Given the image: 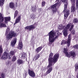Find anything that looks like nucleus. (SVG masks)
<instances>
[{
	"instance_id": "c03bdc74",
	"label": "nucleus",
	"mask_w": 78,
	"mask_h": 78,
	"mask_svg": "<svg viewBox=\"0 0 78 78\" xmlns=\"http://www.w3.org/2000/svg\"><path fill=\"white\" fill-rule=\"evenodd\" d=\"M16 8H17V3H16Z\"/></svg>"
},
{
	"instance_id": "f3484780",
	"label": "nucleus",
	"mask_w": 78,
	"mask_h": 78,
	"mask_svg": "<svg viewBox=\"0 0 78 78\" xmlns=\"http://www.w3.org/2000/svg\"><path fill=\"white\" fill-rule=\"evenodd\" d=\"M9 7L10 8H12V9H14L15 8V5H14V4L13 2H11L9 4Z\"/></svg>"
},
{
	"instance_id": "b1692460",
	"label": "nucleus",
	"mask_w": 78,
	"mask_h": 78,
	"mask_svg": "<svg viewBox=\"0 0 78 78\" xmlns=\"http://www.w3.org/2000/svg\"><path fill=\"white\" fill-rule=\"evenodd\" d=\"M75 71L76 72L78 70V62H77L75 65Z\"/></svg>"
},
{
	"instance_id": "a19ab883",
	"label": "nucleus",
	"mask_w": 78,
	"mask_h": 78,
	"mask_svg": "<svg viewBox=\"0 0 78 78\" xmlns=\"http://www.w3.org/2000/svg\"><path fill=\"white\" fill-rule=\"evenodd\" d=\"M76 9H78V5L76 4Z\"/></svg>"
},
{
	"instance_id": "7c9ffc66",
	"label": "nucleus",
	"mask_w": 78,
	"mask_h": 78,
	"mask_svg": "<svg viewBox=\"0 0 78 78\" xmlns=\"http://www.w3.org/2000/svg\"><path fill=\"white\" fill-rule=\"evenodd\" d=\"M3 53V49L2 48V45H0V53Z\"/></svg>"
},
{
	"instance_id": "0eeeda50",
	"label": "nucleus",
	"mask_w": 78,
	"mask_h": 78,
	"mask_svg": "<svg viewBox=\"0 0 78 78\" xmlns=\"http://www.w3.org/2000/svg\"><path fill=\"white\" fill-rule=\"evenodd\" d=\"M67 7V5H66V4H65L64 10H63V12L64 14V16L65 19H66L67 17H68V16L69 15V10H66Z\"/></svg>"
},
{
	"instance_id": "2f4dec72",
	"label": "nucleus",
	"mask_w": 78,
	"mask_h": 78,
	"mask_svg": "<svg viewBox=\"0 0 78 78\" xmlns=\"http://www.w3.org/2000/svg\"><path fill=\"white\" fill-rule=\"evenodd\" d=\"M18 13V12L17 11V10H16L15 12L14 18H16V17L17 16Z\"/></svg>"
},
{
	"instance_id": "cd10ccee",
	"label": "nucleus",
	"mask_w": 78,
	"mask_h": 78,
	"mask_svg": "<svg viewBox=\"0 0 78 78\" xmlns=\"http://www.w3.org/2000/svg\"><path fill=\"white\" fill-rule=\"evenodd\" d=\"M9 31H10V29L9 28H7L6 30L5 34H8V33L9 32Z\"/></svg>"
},
{
	"instance_id": "ea45409f",
	"label": "nucleus",
	"mask_w": 78,
	"mask_h": 78,
	"mask_svg": "<svg viewBox=\"0 0 78 78\" xmlns=\"http://www.w3.org/2000/svg\"><path fill=\"white\" fill-rule=\"evenodd\" d=\"M76 5H78V0L76 1Z\"/></svg>"
},
{
	"instance_id": "79ce46f5",
	"label": "nucleus",
	"mask_w": 78,
	"mask_h": 78,
	"mask_svg": "<svg viewBox=\"0 0 78 78\" xmlns=\"http://www.w3.org/2000/svg\"><path fill=\"white\" fill-rule=\"evenodd\" d=\"M38 10L39 11H42V9H38Z\"/></svg>"
},
{
	"instance_id": "39448f33",
	"label": "nucleus",
	"mask_w": 78,
	"mask_h": 78,
	"mask_svg": "<svg viewBox=\"0 0 78 78\" xmlns=\"http://www.w3.org/2000/svg\"><path fill=\"white\" fill-rule=\"evenodd\" d=\"M63 52L66 55L67 57L69 58L70 56L72 57H75V53L73 51H71L69 53H68V49H67V47L64 46L63 49Z\"/></svg>"
},
{
	"instance_id": "aec40b11",
	"label": "nucleus",
	"mask_w": 78,
	"mask_h": 78,
	"mask_svg": "<svg viewBox=\"0 0 78 78\" xmlns=\"http://www.w3.org/2000/svg\"><path fill=\"white\" fill-rule=\"evenodd\" d=\"M3 27L6 28V24H5V23H0V28H2Z\"/></svg>"
},
{
	"instance_id": "dca6fc26",
	"label": "nucleus",
	"mask_w": 78,
	"mask_h": 78,
	"mask_svg": "<svg viewBox=\"0 0 78 78\" xmlns=\"http://www.w3.org/2000/svg\"><path fill=\"white\" fill-rule=\"evenodd\" d=\"M16 61L18 65H20V64H22L23 63V61L22 59H18Z\"/></svg>"
},
{
	"instance_id": "9d476101",
	"label": "nucleus",
	"mask_w": 78,
	"mask_h": 78,
	"mask_svg": "<svg viewBox=\"0 0 78 78\" xmlns=\"http://www.w3.org/2000/svg\"><path fill=\"white\" fill-rule=\"evenodd\" d=\"M35 28V27L34 25H32L26 27L25 30H28L29 31H31V30H33Z\"/></svg>"
},
{
	"instance_id": "393cba45",
	"label": "nucleus",
	"mask_w": 78,
	"mask_h": 78,
	"mask_svg": "<svg viewBox=\"0 0 78 78\" xmlns=\"http://www.w3.org/2000/svg\"><path fill=\"white\" fill-rule=\"evenodd\" d=\"M4 2H5V0H0V6H2L4 4Z\"/></svg>"
},
{
	"instance_id": "37998d69",
	"label": "nucleus",
	"mask_w": 78,
	"mask_h": 78,
	"mask_svg": "<svg viewBox=\"0 0 78 78\" xmlns=\"http://www.w3.org/2000/svg\"><path fill=\"white\" fill-rule=\"evenodd\" d=\"M10 63V62H8L7 63V65L8 66L9 65Z\"/></svg>"
},
{
	"instance_id": "9b49d317",
	"label": "nucleus",
	"mask_w": 78,
	"mask_h": 78,
	"mask_svg": "<svg viewBox=\"0 0 78 78\" xmlns=\"http://www.w3.org/2000/svg\"><path fill=\"white\" fill-rule=\"evenodd\" d=\"M28 73L30 76L32 77H34L35 76V74L33 71H31L30 69L28 70Z\"/></svg>"
},
{
	"instance_id": "58836bf2",
	"label": "nucleus",
	"mask_w": 78,
	"mask_h": 78,
	"mask_svg": "<svg viewBox=\"0 0 78 78\" xmlns=\"http://www.w3.org/2000/svg\"><path fill=\"white\" fill-rule=\"evenodd\" d=\"M48 74V73L46 72L44 74V76H46Z\"/></svg>"
},
{
	"instance_id": "4be33fe9",
	"label": "nucleus",
	"mask_w": 78,
	"mask_h": 78,
	"mask_svg": "<svg viewBox=\"0 0 78 78\" xmlns=\"http://www.w3.org/2000/svg\"><path fill=\"white\" fill-rule=\"evenodd\" d=\"M31 10L32 12H35L36 11V6L35 5L32 7Z\"/></svg>"
},
{
	"instance_id": "f704fd0d",
	"label": "nucleus",
	"mask_w": 78,
	"mask_h": 78,
	"mask_svg": "<svg viewBox=\"0 0 78 78\" xmlns=\"http://www.w3.org/2000/svg\"><path fill=\"white\" fill-rule=\"evenodd\" d=\"M72 31H71V33L72 34H75V30L73 29H72Z\"/></svg>"
},
{
	"instance_id": "a18cd8bd",
	"label": "nucleus",
	"mask_w": 78,
	"mask_h": 78,
	"mask_svg": "<svg viewBox=\"0 0 78 78\" xmlns=\"http://www.w3.org/2000/svg\"><path fill=\"white\" fill-rule=\"evenodd\" d=\"M76 77H77V78H78V73L77 74Z\"/></svg>"
},
{
	"instance_id": "423d86ee",
	"label": "nucleus",
	"mask_w": 78,
	"mask_h": 78,
	"mask_svg": "<svg viewBox=\"0 0 78 78\" xmlns=\"http://www.w3.org/2000/svg\"><path fill=\"white\" fill-rule=\"evenodd\" d=\"M13 36V37L17 36V34L14 31L10 32L9 34L6 36V39L7 40H10L12 39Z\"/></svg>"
},
{
	"instance_id": "f8f14e48",
	"label": "nucleus",
	"mask_w": 78,
	"mask_h": 78,
	"mask_svg": "<svg viewBox=\"0 0 78 78\" xmlns=\"http://www.w3.org/2000/svg\"><path fill=\"white\" fill-rule=\"evenodd\" d=\"M23 47V44L22 42V40H20L19 41V44L18 45V48L20 50H22Z\"/></svg>"
},
{
	"instance_id": "ddd939ff",
	"label": "nucleus",
	"mask_w": 78,
	"mask_h": 78,
	"mask_svg": "<svg viewBox=\"0 0 78 78\" xmlns=\"http://www.w3.org/2000/svg\"><path fill=\"white\" fill-rule=\"evenodd\" d=\"M16 42H17V39H14L11 42V46L12 47H14L15 44H16Z\"/></svg>"
},
{
	"instance_id": "2eb2a0df",
	"label": "nucleus",
	"mask_w": 78,
	"mask_h": 78,
	"mask_svg": "<svg viewBox=\"0 0 78 78\" xmlns=\"http://www.w3.org/2000/svg\"><path fill=\"white\" fill-rule=\"evenodd\" d=\"M5 23H8V22H9V21H10V20H11V18L10 17H5Z\"/></svg>"
},
{
	"instance_id": "1a4fd4ad",
	"label": "nucleus",
	"mask_w": 78,
	"mask_h": 78,
	"mask_svg": "<svg viewBox=\"0 0 78 78\" xmlns=\"http://www.w3.org/2000/svg\"><path fill=\"white\" fill-rule=\"evenodd\" d=\"M72 2V6L71 7V10L72 12H75L76 9L75 8V0H71Z\"/></svg>"
},
{
	"instance_id": "c756f323",
	"label": "nucleus",
	"mask_w": 78,
	"mask_h": 78,
	"mask_svg": "<svg viewBox=\"0 0 78 78\" xmlns=\"http://www.w3.org/2000/svg\"><path fill=\"white\" fill-rule=\"evenodd\" d=\"M31 17L32 19H35L36 18V17L35 16V15L34 14H32L31 16Z\"/></svg>"
},
{
	"instance_id": "20e7f679",
	"label": "nucleus",
	"mask_w": 78,
	"mask_h": 78,
	"mask_svg": "<svg viewBox=\"0 0 78 78\" xmlns=\"http://www.w3.org/2000/svg\"><path fill=\"white\" fill-rule=\"evenodd\" d=\"M55 2L56 3L51 6L52 12L54 13H55L56 12H57L56 8L59 7L61 4V0H56Z\"/></svg>"
},
{
	"instance_id": "4468645a",
	"label": "nucleus",
	"mask_w": 78,
	"mask_h": 78,
	"mask_svg": "<svg viewBox=\"0 0 78 78\" xmlns=\"http://www.w3.org/2000/svg\"><path fill=\"white\" fill-rule=\"evenodd\" d=\"M27 54L23 53L20 55V56L21 58V59H25L27 58Z\"/></svg>"
},
{
	"instance_id": "c9c22d12",
	"label": "nucleus",
	"mask_w": 78,
	"mask_h": 78,
	"mask_svg": "<svg viewBox=\"0 0 78 78\" xmlns=\"http://www.w3.org/2000/svg\"><path fill=\"white\" fill-rule=\"evenodd\" d=\"M1 77H0V78H5V74L2 73L1 74Z\"/></svg>"
},
{
	"instance_id": "6ab92c4d",
	"label": "nucleus",
	"mask_w": 78,
	"mask_h": 78,
	"mask_svg": "<svg viewBox=\"0 0 78 78\" xmlns=\"http://www.w3.org/2000/svg\"><path fill=\"white\" fill-rule=\"evenodd\" d=\"M42 47L40 46L38 48H37L36 50H35V51L36 53H39V51H40L41 50H42Z\"/></svg>"
},
{
	"instance_id": "6e6552de",
	"label": "nucleus",
	"mask_w": 78,
	"mask_h": 78,
	"mask_svg": "<svg viewBox=\"0 0 78 78\" xmlns=\"http://www.w3.org/2000/svg\"><path fill=\"white\" fill-rule=\"evenodd\" d=\"M70 41H71V38H70V35H69L68 36V40L67 41L65 40H63L62 41L61 45H62L63 44H67V46L69 47L70 45Z\"/></svg>"
},
{
	"instance_id": "49530a36",
	"label": "nucleus",
	"mask_w": 78,
	"mask_h": 78,
	"mask_svg": "<svg viewBox=\"0 0 78 78\" xmlns=\"http://www.w3.org/2000/svg\"><path fill=\"white\" fill-rule=\"evenodd\" d=\"M1 57V53H0V58Z\"/></svg>"
},
{
	"instance_id": "473e14b6",
	"label": "nucleus",
	"mask_w": 78,
	"mask_h": 78,
	"mask_svg": "<svg viewBox=\"0 0 78 78\" xmlns=\"http://www.w3.org/2000/svg\"><path fill=\"white\" fill-rule=\"evenodd\" d=\"M73 47L76 49H78V44L73 46Z\"/></svg>"
},
{
	"instance_id": "7ed1b4c3",
	"label": "nucleus",
	"mask_w": 78,
	"mask_h": 78,
	"mask_svg": "<svg viewBox=\"0 0 78 78\" xmlns=\"http://www.w3.org/2000/svg\"><path fill=\"white\" fill-rule=\"evenodd\" d=\"M5 52H4L1 57V59H6L7 58L11 59V57H12V55L13 56L15 54V52L12 51H11L10 53L9 54V51H8L7 48H5Z\"/></svg>"
},
{
	"instance_id": "5701e85b",
	"label": "nucleus",
	"mask_w": 78,
	"mask_h": 78,
	"mask_svg": "<svg viewBox=\"0 0 78 78\" xmlns=\"http://www.w3.org/2000/svg\"><path fill=\"white\" fill-rule=\"evenodd\" d=\"M40 57V55L39 54L36 55L34 58V59H35V60H37L39 57Z\"/></svg>"
},
{
	"instance_id": "4c0bfd02",
	"label": "nucleus",
	"mask_w": 78,
	"mask_h": 78,
	"mask_svg": "<svg viewBox=\"0 0 78 78\" xmlns=\"http://www.w3.org/2000/svg\"><path fill=\"white\" fill-rule=\"evenodd\" d=\"M23 75L24 76V78H26V76H27V73H25L23 74Z\"/></svg>"
},
{
	"instance_id": "72a5a7b5",
	"label": "nucleus",
	"mask_w": 78,
	"mask_h": 78,
	"mask_svg": "<svg viewBox=\"0 0 78 78\" xmlns=\"http://www.w3.org/2000/svg\"><path fill=\"white\" fill-rule=\"evenodd\" d=\"M45 1H43L41 3V6H44L45 5Z\"/></svg>"
},
{
	"instance_id": "a211bd4d",
	"label": "nucleus",
	"mask_w": 78,
	"mask_h": 78,
	"mask_svg": "<svg viewBox=\"0 0 78 78\" xmlns=\"http://www.w3.org/2000/svg\"><path fill=\"white\" fill-rule=\"evenodd\" d=\"M21 18L20 16H19L16 20L15 21V23L14 25H16V23H19L20 21V19Z\"/></svg>"
},
{
	"instance_id": "c85d7f7f",
	"label": "nucleus",
	"mask_w": 78,
	"mask_h": 78,
	"mask_svg": "<svg viewBox=\"0 0 78 78\" xmlns=\"http://www.w3.org/2000/svg\"><path fill=\"white\" fill-rule=\"evenodd\" d=\"M16 57L15 56H13L12 58V62H14V61H16Z\"/></svg>"
},
{
	"instance_id": "a878e982",
	"label": "nucleus",
	"mask_w": 78,
	"mask_h": 78,
	"mask_svg": "<svg viewBox=\"0 0 78 78\" xmlns=\"http://www.w3.org/2000/svg\"><path fill=\"white\" fill-rule=\"evenodd\" d=\"M62 1L64 3V5L65 4L66 5H67V0H62Z\"/></svg>"
},
{
	"instance_id": "412c9836",
	"label": "nucleus",
	"mask_w": 78,
	"mask_h": 78,
	"mask_svg": "<svg viewBox=\"0 0 78 78\" xmlns=\"http://www.w3.org/2000/svg\"><path fill=\"white\" fill-rule=\"evenodd\" d=\"M4 19V18H3V15L2 13H0V23L3 22Z\"/></svg>"
},
{
	"instance_id": "f03ea898",
	"label": "nucleus",
	"mask_w": 78,
	"mask_h": 78,
	"mask_svg": "<svg viewBox=\"0 0 78 78\" xmlns=\"http://www.w3.org/2000/svg\"><path fill=\"white\" fill-rule=\"evenodd\" d=\"M59 58V54H56L53 57V58H48L49 64L47 66L48 70L47 71L48 73H50L52 70H53V68L51 67L52 65H53V63H55L57 62L58 59Z\"/></svg>"
},
{
	"instance_id": "f257e3e1",
	"label": "nucleus",
	"mask_w": 78,
	"mask_h": 78,
	"mask_svg": "<svg viewBox=\"0 0 78 78\" xmlns=\"http://www.w3.org/2000/svg\"><path fill=\"white\" fill-rule=\"evenodd\" d=\"M57 30L56 31V33H55V31L53 30L51 31L48 34L49 35V44H52L55 39H57L59 36V30H63V34L64 36H67L68 34V30L71 31L73 28V25L71 23L68 24L67 25L63 26V25H59L58 26Z\"/></svg>"
},
{
	"instance_id": "e433bc0d",
	"label": "nucleus",
	"mask_w": 78,
	"mask_h": 78,
	"mask_svg": "<svg viewBox=\"0 0 78 78\" xmlns=\"http://www.w3.org/2000/svg\"><path fill=\"white\" fill-rule=\"evenodd\" d=\"M53 56V54L52 53H50L49 55V58H50L51 57H52Z\"/></svg>"
},
{
	"instance_id": "bb28decb",
	"label": "nucleus",
	"mask_w": 78,
	"mask_h": 78,
	"mask_svg": "<svg viewBox=\"0 0 78 78\" xmlns=\"http://www.w3.org/2000/svg\"><path fill=\"white\" fill-rule=\"evenodd\" d=\"M73 22L75 23H76L78 22V19L77 18H75L73 20Z\"/></svg>"
}]
</instances>
